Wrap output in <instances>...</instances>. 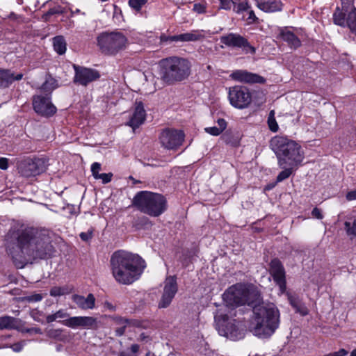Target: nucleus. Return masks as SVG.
<instances>
[{
  "mask_svg": "<svg viewBox=\"0 0 356 356\" xmlns=\"http://www.w3.org/2000/svg\"><path fill=\"white\" fill-rule=\"evenodd\" d=\"M218 127H207L205 131L212 136H219L227 127V122L223 118L217 121Z\"/></svg>",
  "mask_w": 356,
  "mask_h": 356,
  "instance_id": "obj_31",
  "label": "nucleus"
},
{
  "mask_svg": "<svg viewBox=\"0 0 356 356\" xmlns=\"http://www.w3.org/2000/svg\"><path fill=\"white\" fill-rule=\"evenodd\" d=\"M53 47L55 51L59 55H63L67 49V43L63 35H57L53 38Z\"/></svg>",
  "mask_w": 356,
  "mask_h": 356,
  "instance_id": "obj_30",
  "label": "nucleus"
},
{
  "mask_svg": "<svg viewBox=\"0 0 356 356\" xmlns=\"http://www.w3.org/2000/svg\"><path fill=\"white\" fill-rule=\"evenodd\" d=\"M43 299V296L40 293H35L30 296H24L22 300L28 302H37Z\"/></svg>",
  "mask_w": 356,
  "mask_h": 356,
  "instance_id": "obj_38",
  "label": "nucleus"
},
{
  "mask_svg": "<svg viewBox=\"0 0 356 356\" xmlns=\"http://www.w3.org/2000/svg\"><path fill=\"white\" fill-rule=\"evenodd\" d=\"M204 38L202 30H193L189 33L173 35L172 38L177 40V42H195Z\"/></svg>",
  "mask_w": 356,
  "mask_h": 356,
  "instance_id": "obj_26",
  "label": "nucleus"
},
{
  "mask_svg": "<svg viewBox=\"0 0 356 356\" xmlns=\"http://www.w3.org/2000/svg\"><path fill=\"white\" fill-rule=\"evenodd\" d=\"M193 10L197 13H204L206 12V7L201 3H195L193 6Z\"/></svg>",
  "mask_w": 356,
  "mask_h": 356,
  "instance_id": "obj_48",
  "label": "nucleus"
},
{
  "mask_svg": "<svg viewBox=\"0 0 356 356\" xmlns=\"http://www.w3.org/2000/svg\"><path fill=\"white\" fill-rule=\"evenodd\" d=\"M248 19L250 20V23L255 22L258 18L256 17L253 10H250L248 13Z\"/></svg>",
  "mask_w": 356,
  "mask_h": 356,
  "instance_id": "obj_57",
  "label": "nucleus"
},
{
  "mask_svg": "<svg viewBox=\"0 0 356 356\" xmlns=\"http://www.w3.org/2000/svg\"><path fill=\"white\" fill-rule=\"evenodd\" d=\"M7 241L15 243L19 250V259L10 250L13 262L17 268H23L26 261L32 259H44L50 256L53 246L49 236L42 231L33 227L24 229H10L6 236Z\"/></svg>",
  "mask_w": 356,
  "mask_h": 356,
  "instance_id": "obj_1",
  "label": "nucleus"
},
{
  "mask_svg": "<svg viewBox=\"0 0 356 356\" xmlns=\"http://www.w3.org/2000/svg\"><path fill=\"white\" fill-rule=\"evenodd\" d=\"M295 309L297 312L300 313L302 316H306L309 313L308 309L302 302L298 305V306Z\"/></svg>",
  "mask_w": 356,
  "mask_h": 356,
  "instance_id": "obj_46",
  "label": "nucleus"
},
{
  "mask_svg": "<svg viewBox=\"0 0 356 356\" xmlns=\"http://www.w3.org/2000/svg\"><path fill=\"white\" fill-rule=\"evenodd\" d=\"M216 329L218 333L232 340H238L243 337V329L236 320H231L227 315H218L216 317Z\"/></svg>",
  "mask_w": 356,
  "mask_h": 356,
  "instance_id": "obj_9",
  "label": "nucleus"
},
{
  "mask_svg": "<svg viewBox=\"0 0 356 356\" xmlns=\"http://www.w3.org/2000/svg\"><path fill=\"white\" fill-rule=\"evenodd\" d=\"M72 299L79 309L83 310L92 309L95 307V298L92 293H89L87 297L75 294Z\"/></svg>",
  "mask_w": 356,
  "mask_h": 356,
  "instance_id": "obj_22",
  "label": "nucleus"
},
{
  "mask_svg": "<svg viewBox=\"0 0 356 356\" xmlns=\"http://www.w3.org/2000/svg\"><path fill=\"white\" fill-rule=\"evenodd\" d=\"M270 147L277 158L281 168L298 166L304 159V152L295 140L284 136H275L270 140Z\"/></svg>",
  "mask_w": 356,
  "mask_h": 356,
  "instance_id": "obj_4",
  "label": "nucleus"
},
{
  "mask_svg": "<svg viewBox=\"0 0 356 356\" xmlns=\"http://www.w3.org/2000/svg\"><path fill=\"white\" fill-rule=\"evenodd\" d=\"M312 215L313 217H314L317 219H320V220L323 218V216L321 213V211L317 207H315L314 209H313V210L312 211Z\"/></svg>",
  "mask_w": 356,
  "mask_h": 356,
  "instance_id": "obj_49",
  "label": "nucleus"
},
{
  "mask_svg": "<svg viewBox=\"0 0 356 356\" xmlns=\"http://www.w3.org/2000/svg\"><path fill=\"white\" fill-rule=\"evenodd\" d=\"M60 322L72 329L97 330L102 325L101 321L97 318L89 316L69 317Z\"/></svg>",
  "mask_w": 356,
  "mask_h": 356,
  "instance_id": "obj_10",
  "label": "nucleus"
},
{
  "mask_svg": "<svg viewBox=\"0 0 356 356\" xmlns=\"http://www.w3.org/2000/svg\"><path fill=\"white\" fill-rule=\"evenodd\" d=\"M140 339L141 340H143L145 339V334L144 333H142L140 335Z\"/></svg>",
  "mask_w": 356,
  "mask_h": 356,
  "instance_id": "obj_64",
  "label": "nucleus"
},
{
  "mask_svg": "<svg viewBox=\"0 0 356 356\" xmlns=\"http://www.w3.org/2000/svg\"><path fill=\"white\" fill-rule=\"evenodd\" d=\"M113 177L112 173H102L99 175H97L96 179H102L103 184H107L111 181Z\"/></svg>",
  "mask_w": 356,
  "mask_h": 356,
  "instance_id": "obj_42",
  "label": "nucleus"
},
{
  "mask_svg": "<svg viewBox=\"0 0 356 356\" xmlns=\"http://www.w3.org/2000/svg\"><path fill=\"white\" fill-rule=\"evenodd\" d=\"M24 344L22 343H16L11 346V348L15 352H20L22 350Z\"/></svg>",
  "mask_w": 356,
  "mask_h": 356,
  "instance_id": "obj_55",
  "label": "nucleus"
},
{
  "mask_svg": "<svg viewBox=\"0 0 356 356\" xmlns=\"http://www.w3.org/2000/svg\"><path fill=\"white\" fill-rule=\"evenodd\" d=\"M159 139L163 147L174 149L181 145L184 134L182 131L166 129L161 133Z\"/></svg>",
  "mask_w": 356,
  "mask_h": 356,
  "instance_id": "obj_13",
  "label": "nucleus"
},
{
  "mask_svg": "<svg viewBox=\"0 0 356 356\" xmlns=\"http://www.w3.org/2000/svg\"><path fill=\"white\" fill-rule=\"evenodd\" d=\"M140 346L138 344H132L130 347V350L131 354L136 355V353L139 351Z\"/></svg>",
  "mask_w": 356,
  "mask_h": 356,
  "instance_id": "obj_58",
  "label": "nucleus"
},
{
  "mask_svg": "<svg viewBox=\"0 0 356 356\" xmlns=\"http://www.w3.org/2000/svg\"><path fill=\"white\" fill-rule=\"evenodd\" d=\"M56 319L57 318L56 317L55 314H49L47 316V323H52V322L55 321Z\"/></svg>",
  "mask_w": 356,
  "mask_h": 356,
  "instance_id": "obj_59",
  "label": "nucleus"
},
{
  "mask_svg": "<svg viewBox=\"0 0 356 356\" xmlns=\"http://www.w3.org/2000/svg\"><path fill=\"white\" fill-rule=\"evenodd\" d=\"M133 204L141 212L159 217L168 209L166 197L157 193L140 191L133 199Z\"/></svg>",
  "mask_w": 356,
  "mask_h": 356,
  "instance_id": "obj_7",
  "label": "nucleus"
},
{
  "mask_svg": "<svg viewBox=\"0 0 356 356\" xmlns=\"http://www.w3.org/2000/svg\"><path fill=\"white\" fill-rule=\"evenodd\" d=\"M178 290L177 280L175 276L167 277L164 282L163 293L159 302V308L168 307Z\"/></svg>",
  "mask_w": 356,
  "mask_h": 356,
  "instance_id": "obj_17",
  "label": "nucleus"
},
{
  "mask_svg": "<svg viewBox=\"0 0 356 356\" xmlns=\"http://www.w3.org/2000/svg\"><path fill=\"white\" fill-rule=\"evenodd\" d=\"M147 2V0H129V5L131 8L138 12Z\"/></svg>",
  "mask_w": 356,
  "mask_h": 356,
  "instance_id": "obj_36",
  "label": "nucleus"
},
{
  "mask_svg": "<svg viewBox=\"0 0 356 356\" xmlns=\"http://www.w3.org/2000/svg\"><path fill=\"white\" fill-rule=\"evenodd\" d=\"M58 87V82L54 78L49 75L46 77L44 83L42 85L41 89L50 95L51 92Z\"/></svg>",
  "mask_w": 356,
  "mask_h": 356,
  "instance_id": "obj_32",
  "label": "nucleus"
},
{
  "mask_svg": "<svg viewBox=\"0 0 356 356\" xmlns=\"http://www.w3.org/2000/svg\"><path fill=\"white\" fill-rule=\"evenodd\" d=\"M62 332L61 329H51L47 332V336L50 338H58Z\"/></svg>",
  "mask_w": 356,
  "mask_h": 356,
  "instance_id": "obj_44",
  "label": "nucleus"
},
{
  "mask_svg": "<svg viewBox=\"0 0 356 356\" xmlns=\"http://www.w3.org/2000/svg\"><path fill=\"white\" fill-rule=\"evenodd\" d=\"M289 301L290 305L294 309H296L298 306V305L302 303V302L297 297H295L293 296H289Z\"/></svg>",
  "mask_w": 356,
  "mask_h": 356,
  "instance_id": "obj_47",
  "label": "nucleus"
},
{
  "mask_svg": "<svg viewBox=\"0 0 356 356\" xmlns=\"http://www.w3.org/2000/svg\"><path fill=\"white\" fill-rule=\"evenodd\" d=\"M75 74L74 77V83L83 86H86L88 83L98 79L100 74L98 71L91 68H87L76 65H73Z\"/></svg>",
  "mask_w": 356,
  "mask_h": 356,
  "instance_id": "obj_16",
  "label": "nucleus"
},
{
  "mask_svg": "<svg viewBox=\"0 0 356 356\" xmlns=\"http://www.w3.org/2000/svg\"><path fill=\"white\" fill-rule=\"evenodd\" d=\"M49 293L53 297L61 296L67 293V289L63 287L54 286L51 289Z\"/></svg>",
  "mask_w": 356,
  "mask_h": 356,
  "instance_id": "obj_39",
  "label": "nucleus"
},
{
  "mask_svg": "<svg viewBox=\"0 0 356 356\" xmlns=\"http://www.w3.org/2000/svg\"><path fill=\"white\" fill-rule=\"evenodd\" d=\"M118 13H121V10L117 6H114V13L113 17H115Z\"/></svg>",
  "mask_w": 356,
  "mask_h": 356,
  "instance_id": "obj_62",
  "label": "nucleus"
},
{
  "mask_svg": "<svg viewBox=\"0 0 356 356\" xmlns=\"http://www.w3.org/2000/svg\"><path fill=\"white\" fill-rule=\"evenodd\" d=\"M220 8L225 10H230L232 5L234 4V2L232 0H220Z\"/></svg>",
  "mask_w": 356,
  "mask_h": 356,
  "instance_id": "obj_45",
  "label": "nucleus"
},
{
  "mask_svg": "<svg viewBox=\"0 0 356 356\" xmlns=\"http://www.w3.org/2000/svg\"><path fill=\"white\" fill-rule=\"evenodd\" d=\"M118 356H137L136 355L131 354L130 353H128L127 351H120L118 353Z\"/></svg>",
  "mask_w": 356,
  "mask_h": 356,
  "instance_id": "obj_60",
  "label": "nucleus"
},
{
  "mask_svg": "<svg viewBox=\"0 0 356 356\" xmlns=\"http://www.w3.org/2000/svg\"><path fill=\"white\" fill-rule=\"evenodd\" d=\"M250 331L260 338L270 337L279 327L280 312L273 303H258L253 306Z\"/></svg>",
  "mask_w": 356,
  "mask_h": 356,
  "instance_id": "obj_3",
  "label": "nucleus"
},
{
  "mask_svg": "<svg viewBox=\"0 0 356 356\" xmlns=\"http://www.w3.org/2000/svg\"><path fill=\"white\" fill-rule=\"evenodd\" d=\"M296 166H286V168H283L284 170L281 171L277 177V181L281 182L289 178L292 174L293 169Z\"/></svg>",
  "mask_w": 356,
  "mask_h": 356,
  "instance_id": "obj_34",
  "label": "nucleus"
},
{
  "mask_svg": "<svg viewBox=\"0 0 356 356\" xmlns=\"http://www.w3.org/2000/svg\"><path fill=\"white\" fill-rule=\"evenodd\" d=\"M279 36L282 40L287 42L291 48L296 49L301 45L300 39L293 32L287 29H282Z\"/></svg>",
  "mask_w": 356,
  "mask_h": 356,
  "instance_id": "obj_27",
  "label": "nucleus"
},
{
  "mask_svg": "<svg viewBox=\"0 0 356 356\" xmlns=\"http://www.w3.org/2000/svg\"><path fill=\"white\" fill-rule=\"evenodd\" d=\"M230 77L235 81L248 83L263 82V78L259 75L243 70L234 71L230 74Z\"/></svg>",
  "mask_w": 356,
  "mask_h": 356,
  "instance_id": "obj_20",
  "label": "nucleus"
},
{
  "mask_svg": "<svg viewBox=\"0 0 356 356\" xmlns=\"http://www.w3.org/2000/svg\"><path fill=\"white\" fill-rule=\"evenodd\" d=\"M30 316L35 321L43 323L42 317L44 316V313L42 311L38 309H33L30 311Z\"/></svg>",
  "mask_w": 356,
  "mask_h": 356,
  "instance_id": "obj_37",
  "label": "nucleus"
},
{
  "mask_svg": "<svg viewBox=\"0 0 356 356\" xmlns=\"http://www.w3.org/2000/svg\"><path fill=\"white\" fill-rule=\"evenodd\" d=\"M100 170H101V164L100 163H99L97 162L92 163V165L91 166V172H92V176L94 177V178L95 179H97V175H100L99 173Z\"/></svg>",
  "mask_w": 356,
  "mask_h": 356,
  "instance_id": "obj_43",
  "label": "nucleus"
},
{
  "mask_svg": "<svg viewBox=\"0 0 356 356\" xmlns=\"http://www.w3.org/2000/svg\"><path fill=\"white\" fill-rule=\"evenodd\" d=\"M111 319L115 325L118 326L115 330V335L118 337L122 336L128 326H138V321L134 319H129L120 316H112Z\"/></svg>",
  "mask_w": 356,
  "mask_h": 356,
  "instance_id": "obj_21",
  "label": "nucleus"
},
{
  "mask_svg": "<svg viewBox=\"0 0 356 356\" xmlns=\"http://www.w3.org/2000/svg\"><path fill=\"white\" fill-rule=\"evenodd\" d=\"M269 273L279 286L280 292L284 293L286 290V272L282 263L277 258L270 262Z\"/></svg>",
  "mask_w": 356,
  "mask_h": 356,
  "instance_id": "obj_14",
  "label": "nucleus"
},
{
  "mask_svg": "<svg viewBox=\"0 0 356 356\" xmlns=\"http://www.w3.org/2000/svg\"><path fill=\"white\" fill-rule=\"evenodd\" d=\"M248 8L249 5L246 1L240 2L238 4H234V11H235L237 13L245 11Z\"/></svg>",
  "mask_w": 356,
  "mask_h": 356,
  "instance_id": "obj_40",
  "label": "nucleus"
},
{
  "mask_svg": "<svg viewBox=\"0 0 356 356\" xmlns=\"http://www.w3.org/2000/svg\"><path fill=\"white\" fill-rule=\"evenodd\" d=\"M268 125L269 129L273 132H277L279 129V126L275 118V111H270L268 118Z\"/></svg>",
  "mask_w": 356,
  "mask_h": 356,
  "instance_id": "obj_33",
  "label": "nucleus"
},
{
  "mask_svg": "<svg viewBox=\"0 0 356 356\" xmlns=\"http://www.w3.org/2000/svg\"><path fill=\"white\" fill-rule=\"evenodd\" d=\"M65 12V9L61 7L60 6H54L53 8H51L50 9H49V10L43 15V18L45 19V20H47L48 18L53 15H56V14H63Z\"/></svg>",
  "mask_w": 356,
  "mask_h": 356,
  "instance_id": "obj_35",
  "label": "nucleus"
},
{
  "mask_svg": "<svg viewBox=\"0 0 356 356\" xmlns=\"http://www.w3.org/2000/svg\"><path fill=\"white\" fill-rule=\"evenodd\" d=\"M80 238L83 241H88L89 239H90L92 236V232H81L79 234Z\"/></svg>",
  "mask_w": 356,
  "mask_h": 356,
  "instance_id": "obj_50",
  "label": "nucleus"
},
{
  "mask_svg": "<svg viewBox=\"0 0 356 356\" xmlns=\"http://www.w3.org/2000/svg\"><path fill=\"white\" fill-rule=\"evenodd\" d=\"M350 356H356V348L353 351L351 352Z\"/></svg>",
  "mask_w": 356,
  "mask_h": 356,
  "instance_id": "obj_63",
  "label": "nucleus"
},
{
  "mask_svg": "<svg viewBox=\"0 0 356 356\" xmlns=\"http://www.w3.org/2000/svg\"><path fill=\"white\" fill-rule=\"evenodd\" d=\"M257 6L266 13L280 11L282 9V3L280 1H269L266 0H255Z\"/></svg>",
  "mask_w": 356,
  "mask_h": 356,
  "instance_id": "obj_24",
  "label": "nucleus"
},
{
  "mask_svg": "<svg viewBox=\"0 0 356 356\" xmlns=\"http://www.w3.org/2000/svg\"><path fill=\"white\" fill-rule=\"evenodd\" d=\"M229 99L230 104L237 108H247L252 102V96L245 86H236L229 88Z\"/></svg>",
  "mask_w": 356,
  "mask_h": 356,
  "instance_id": "obj_12",
  "label": "nucleus"
},
{
  "mask_svg": "<svg viewBox=\"0 0 356 356\" xmlns=\"http://www.w3.org/2000/svg\"><path fill=\"white\" fill-rule=\"evenodd\" d=\"M145 118L146 111L143 102H136L133 113L126 124L135 130L144 123Z\"/></svg>",
  "mask_w": 356,
  "mask_h": 356,
  "instance_id": "obj_19",
  "label": "nucleus"
},
{
  "mask_svg": "<svg viewBox=\"0 0 356 356\" xmlns=\"http://www.w3.org/2000/svg\"><path fill=\"white\" fill-rule=\"evenodd\" d=\"M105 307L106 308H108V309L110 310H112V311H114L115 310V307L110 302H106L105 303Z\"/></svg>",
  "mask_w": 356,
  "mask_h": 356,
  "instance_id": "obj_61",
  "label": "nucleus"
},
{
  "mask_svg": "<svg viewBox=\"0 0 356 356\" xmlns=\"http://www.w3.org/2000/svg\"><path fill=\"white\" fill-rule=\"evenodd\" d=\"M8 168V159L7 158H0V169L7 170Z\"/></svg>",
  "mask_w": 356,
  "mask_h": 356,
  "instance_id": "obj_51",
  "label": "nucleus"
},
{
  "mask_svg": "<svg viewBox=\"0 0 356 356\" xmlns=\"http://www.w3.org/2000/svg\"><path fill=\"white\" fill-rule=\"evenodd\" d=\"M110 262L113 277L124 285L138 280L146 268L145 261L138 254L124 250L115 252Z\"/></svg>",
  "mask_w": 356,
  "mask_h": 356,
  "instance_id": "obj_2",
  "label": "nucleus"
},
{
  "mask_svg": "<svg viewBox=\"0 0 356 356\" xmlns=\"http://www.w3.org/2000/svg\"><path fill=\"white\" fill-rule=\"evenodd\" d=\"M220 42L229 47L243 48L245 51H250L254 54L255 49L250 44L248 40L239 34L230 33L223 35L220 38Z\"/></svg>",
  "mask_w": 356,
  "mask_h": 356,
  "instance_id": "obj_18",
  "label": "nucleus"
},
{
  "mask_svg": "<svg viewBox=\"0 0 356 356\" xmlns=\"http://www.w3.org/2000/svg\"><path fill=\"white\" fill-rule=\"evenodd\" d=\"M22 332H35L36 334H42V330L39 327L27 328V329H25V330H22Z\"/></svg>",
  "mask_w": 356,
  "mask_h": 356,
  "instance_id": "obj_56",
  "label": "nucleus"
},
{
  "mask_svg": "<svg viewBox=\"0 0 356 356\" xmlns=\"http://www.w3.org/2000/svg\"><path fill=\"white\" fill-rule=\"evenodd\" d=\"M54 314L56 315V318H65L67 317L69 318V314L65 312L63 309H60Z\"/></svg>",
  "mask_w": 356,
  "mask_h": 356,
  "instance_id": "obj_52",
  "label": "nucleus"
},
{
  "mask_svg": "<svg viewBox=\"0 0 356 356\" xmlns=\"http://www.w3.org/2000/svg\"><path fill=\"white\" fill-rule=\"evenodd\" d=\"M172 36H167L165 35H161V41L163 42H177V40H175Z\"/></svg>",
  "mask_w": 356,
  "mask_h": 356,
  "instance_id": "obj_54",
  "label": "nucleus"
},
{
  "mask_svg": "<svg viewBox=\"0 0 356 356\" xmlns=\"http://www.w3.org/2000/svg\"><path fill=\"white\" fill-rule=\"evenodd\" d=\"M341 7L340 8L348 13L352 10V8H355L353 6V0H341Z\"/></svg>",
  "mask_w": 356,
  "mask_h": 356,
  "instance_id": "obj_41",
  "label": "nucleus"
},
{
  "mask_svg": "<svg viewBox=\"0 0 356 356\" xmlns=\"http://www.w3.org/2000/svg\"><path fill=\"white\" fill-rule=\"evenodd\" d=\"M33 106L37 113L45 117L53 115L57 110L51 103V97L49 95L33 96Z\"/></svg>",
  "mask_w": 356,
  "mask_h": 356,
  "instance_id": "obj_15",
  "label": "nucleus"
},
{
  "mask_svg": "<svg viewBox=\"0 0 356 356\" xmlns=\"http://www.w3.org/2000/svg\"><path fill=\"white\" fill-rule=\"evenodd\" d=\"M222 298L231 307L248 305L253 307L262 300L259 291L254 285L243 283H236L229 286L224 292Z\"/></svg>",
  "mask_w": 356,
  "mask_h": 356,
  "instance_id": "obj_5",
  "label": "nucleus"
},
{
  "mask_svg": "<svg viewBox=\"0 0 356 356\" xmlns=\"http://www.w3.org/2000/svg\"><path fill=\"white\" fill-rule=\"evenodd\" d=\"M22 321L10 316L0 317V330H20Z\"/></svg>",
  "mask_w": 356,
  "mask_h": 356,
  "instance_id": "obj_25",
  "label": "nucleus"
},
{
  "mask_svg": "<svg viewBox=\"0 0 356 356\" xmlns=\"http://www.w3.org/2000/svg\"><path fill=\"white\" fill-rule=\"evenodd\" d=\"M45 160L40 158L26 159L18 165L19 173L23 177H31L40 175L46 170Z\"/></svg>",
  "mask_w": 356,
  "mask_h": 356,
  "instance_id": "obj_11",
  "label": "nucleus"
},
{
  "mask_svg": "<svg viewBox=\"0 0 356 356\" xmlns=\"http://www.w3.org/2000/svg\"><path fill=\"white\" fill-rule=\"evenodd\" d=\"M347 12L341 10L340 7H337L334 13H333V22L334 24L338 25L341 27L346 26L347 24V17L346 18V15Z\"/></svg>",
  "mask_w": 356,
  "mask_h": 356,
  "instance_id": "obj_28",
  "label": "nucleus"
},
{
  "mask_svg": "<svg viewBox=\"0 0 356 356\" xmlns=\"http://www.w3.org/2000/svg\"><path fill=\"white\" fill-rule=\"evenodd\" d=\"M348 354V351L345 349H340L339 351L330 353L325 356H345Z\"/></svg>",
  "mask_w": 356,
  "mask_h": 356,
  "instance_id": "obj_53",
  "label": "nucleus"
},
{
  "mask_svg": "<svg viewBox=\"0 0 356 356\" xmlns=\"http://www.w3.org/2000/svg\"><path fill=\"white\" fill-rule=\"evenodd\" d=\"M161 79L167 84H173L186 79L191 74V63L184 58L170 56L159 62Z\"/></svg>",
  "mask_w": 356,
  "mask_h": 356,
  "instance_id": "obj_6",
  "label": "nucleus"
},
{
  "mask_svg": "<svg viewBox=\"0 0 356 356\" xmlns=\"http://www.w3.org/2000/svg\"><path fill=\"white\" fill-rule=\"evenodd\" d=\"M127 38L121 32H104L97 37V44L101 51L114 56L126 47Z\"/></svg>",
  "mask_w": 356,
  "mask_h": 356,
  "instance_id": "obj_8",
  "label": "nucleus"
},
{
  "mask_svg": "<svg viewBox=\"0 0 356 356\" xmlns=\"http://www.w3.org/2000/svg\"><path fill=\"white\" fill-rule=\"evenodd\" d=\"M344 227L348 236H356V215L350 214L347 216Z\"/></svg>",
  "mask_w": 356,
  "mask_h": 356,
  "instance_id": "obj_29",
  "label": "nucleus"
},
{
  "mask_svg": "<svg viewBox=\"0 0 356 356\" xmlns=\"http://www.w3.org/2000/svg\"><path fill=\"white\" fill-rule=\"evenodd\" d=\"M23 74H15L10 70L0 69V88L8 87L13 81L22 79Z\"/></svg>",
  "mask_w": 356,
  "mask_h": 356,
  "instance_id": "obj_23",
  "label": "nucleus"
}]
</instances>
